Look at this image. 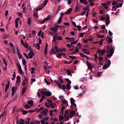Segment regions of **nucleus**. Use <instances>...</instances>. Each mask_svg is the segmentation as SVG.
Returning <instances> with one entry per match:
<instances>
[{
	"label": "nucleus",
	"mask_w": 124,
	"mask_h": 124,
	"mask_svg": "<svg viewBox=\"0 0 124 124\" xmlns=\"http://www.w3.org/2000/svg\"><path fill=\"white\" fill-rule=\"evenodd\" d=\"M111 46V48H110V47L109 46V45L107 46V54H109L107 55V57H112L113 56V54H114V48L112 47V45Z\"/></svg>",
	"instance_id": "f257e3e1"
},
{
	"label": "nucleus",
	"mask_w": 124,
	"mask_h": 124,
	"mask_svg": "<svg viewBox=\"0 0 124 124\" xmlns=\"http://www.w3.org/2000/svg\"><path fill=\"white\" fill-rule=\"evenodd\" d=\"M58 28H60L61 30V29H62V26L60 25H56L54 26V28H51L50 31H54V32H57V31H58Z\"/></svg>",
	"instance_id": "f03ea898"
},
{
	"label": "nucleus",
	"mask_w": 124,
	"mask_h": 124,
	"mask_svg": "<svg viewBox=\"0 0 124 124\" xmlns=\"http://www.w3.org/2000/svg\"><path fill=\"white\" fill-rule=\"evenodd\" d=\"M20 83H21V77H20V76H17L16 77V87H17V86H19Z\"/></svg>",
	"instance_id": "7ed1b4c3"
},
{
	"label": "nucleus",
	"mask_w": 124,
	"mask_h": 124,
	"mask_svg": "<svg viewBox=\"0 0 124 124\" xmlns=\"http://www.w3.org/2000/svg\"><path fill=\"white\" fill-rule=\"evenodd\" d=\"M87 65L88 67V69L89 70H91V69H93V65H92V63L89 62V61L87 60L86 61Z\"/></svg>",
	"instance_id": "20e7f679"
},
{
	"label": "nucleus",
	"mask_w": 124,
	"mask_h": 124,
	"mask_svg": "<svg viewBox=\"0 0 124 124\" xmlns=\"http://www.w3.org/2000/svg\"><path fill=\"white\" fill-rule=\"evenodd\" d=\"M28 56L30 59H32V58H33V56H34V53L32 50H31V52L28 53Z\"/></svg>",
	"instance_id": "39448f33"
},
{
	"label": "nucleus",
	"mask_w": 124,
	"mask_h": 124,
	"mask_svg": "<svg viewBox=\"0 0 124 124\" xmlns=\"http://www.w3.org/2000/svg\"><path fill=\"white\" fill-rule=\"evenodd\" d=\"M54 49H55V51H56L57 54H59V52H60V53H62V49L61 48H59L57 46H55Z\"/></svg>",
	"instance_id": "423d86ee"
},
{
	"label": "nucleus",
	"mask_w": 124,
	"mask_h": 124,
	"mask_svg": "<svg viewBox=\"0 0 124 124\" xmlns=\"http://www.w3.org/2000/svg\"><path fill=\"white\" fill-rule=\"evenodd\" d=\"M63 69H64L66 72H68V75H71V76H72V75L71 74V71H70L69 69H65V68H63Z\"/></svg>",
	"instance_id": "0eeeda50"
},
{
	"label": "nucleus",
	"mask_w": 124,
	"mask_h": 124,
	"mask_svg": "<svg viewBox=\"0 0 124 124\" xmlns=\"http://www.w3.org/2000/svg\"><path fill=\"white\" fill-rule=\"evenodd\" d=\"M98 53L99 54H102V55H104L105 53L106 52V50L103 49V50H97Z\"/></svg>",
	"instance_id": "6e6552de"
},
{
	"label": "nucleus",
	"mask_w": 124,
	"mask_h": 124,
	"mask_svg": "<svg viewBox=\"0 0 124 124\" xmlns=\"http://www.w3.org/2000/svg\"><path fill=\"white\" fill-rule=\"evenodd\" d=\"M50 55H53L54 54L55 55H57V52L55 50H54V48H52L49 52Z\"/></svg>",
	"instance_id": "1a4fd4ad"
},
{
	"label": "nucleus",
	"mask_w": 124,
	"mask_h": 124,
	"mask_svg": "<svg viewBox=\"0 0 124 124\" xmlns=\"http://www.w3.org/2000/svg\"><path fill=\"white\" fill-rule=\"evenodd\" d=\"M16 50H17V55L19 57V59H22V55H21V53H20V51H19V48L17 47Z\"/></svg>",
	"instance_id": "9d476101"
},
{
	"label": "nucleus",
	"mask_w": 124,
	"mask_h": 124,
	"mask_svg": "<svg viewBox=\"0 0 124 124\" xmlns=\"http://www.w3.org/2000/svg\"><path fill=\"white\" fill-rule=\"evenodd\" d=\"M41 113V114H43V115H47V113H48V108H45Z\"/></svg>",
	"instance_id": "9b49d317"
},
{
	"label": "nucleus",
	"mask_w": 124,
	"mask_h": 124,
	"mask_svg": "<svg viewBox=\"0 0 124 124\" xmlns=\"http://www.w3.org/2000/svg\"><path fill=\"white\" fill-rule=\"evenodd\" d=\"M82 50L83 51V53H84V54H86V55H89L90 54V51H87V49L86 48H83Z\"/></svg>",
	"instance_id": "f8f14e48"
},
{
	"label": "nucleus",
	"mask_w": 124,
	"mask_h": 124,
	"mask_svg": "<svg viewBox=\"0 0 124 124\" xmlns=\"http://www.w3.org/2000/svg\"><path fill=\"white\" fill-rule=\"evenodd\" d=\"M72 11V8H70L67 10V11L65 12L64 14H70V12Z\"/></svg>",
	"instance_id": "ddd939ff"
},
{
	"label": "nucleus",
	"mask_w": 124,
	"mask_h": 124,
	"mask_svg": "<svg viewBox=\"0 0 124 124\" xmlns=\"http://www.w3.org/2000/svg\"><path fill=\"white\" fill-rule=\"evenodd\" d=\"M18 70L19 73H21V74H24V72H23V70L22 69V68L21 67V65H19L18 66Z\"/></svg>",
	"instance_id": "4468645a"
},
{
	"label": "nucleus",
	"mask_w": 124,
	"mask_h": 124,
	"mask_svg": "<svg viewBox=\"0 0 124 124\" xmlns=\"http://www.w3.org/2000/svg\"><path fill=\"white\" fill-rule=\"evenodd\" d=\"M76 114V112H75V111L73 110L71 111L70 113V118H72V117H73V116H74V115H75Z\"/></svg>",
	"instance_id": "2eb2a0df"
},
{
	"label": "nucleus",
	"mask_w": 124,
	"mask_h": 124,
	"mask_svg": "<svg viewBox=\"0 0 124 124\" xmlns=\"http://www.w3.org/2000/svg\"><path fill=\"white\" fill-rule=\"evenodd\" d=\"M48 20H50V18L46 17L43 21H41L40 23L41 24H44V23H45L46 21H48Z\"/></svg>",
	"instance_id": "dca6fc26"
},
{
	"label": "nucleus",
	"mask_w": 124,
	"mask_h": 124,
	"mask_svg": "<svg viewBox=\"0 0 124 124\" xmlns=\"http://www.w3.org/2000/svg\"><path fill=\"white\" fill-rule=\"evenodd\" d=\"M21 111L22 112V115H26V114H28V113H29L28 111L25 110L23 109H21Z\"/></svg>",
	"instance_id": "f3484780"
},
{
	"label": "nucleus",
	"mask_w": 124,
	"mask_h": 124,
	"mask_svg": "<svg viewBox=\"0 0 124 124\" xmlns=\"http://www.w3.org/2000/svg\"><path fill=\"white\" fill-rule=\"evenodd\" d=\"M45 94H46V96H51L52 95V93H51L50 91L45 92Z\"/></svg>",
	"instance_id": "a211bd4d"
},
{
	"label": "nucleus",
	"mask_w": 124,
	"mask_h": 124,
	"mask_svg": "<svg viewBox=\"0 0 124 124\" xmlns=\"http://www.w3.org/2000/svg\"><path fill=\"white\" fill-rule=\"evenodd\" d=\"M66 88L68 91L70 89H71V86H70V84L67 83L66 85Z\"/></svg>",
	"instance_id": "6ab92c4d"
},
{
	"label": "nucleus",
	"mask_w": 124,
	"mask_h": 124,
	"mask_svg": "<svg viewBox=\"0 0 124 124\" xmlns=\"http://www.w3.org/2000/svg\"><path fill=\"white\" fill-rule=\"evenodd\" d=\"M113 42V40L111 37H108V44H110V43H112Z\"/></svg>",
	"instance_id": "aec40b11"
},
{
	"label": "nucleus",
	"mask_w": 124,
	"mask_h": 124,
	"mask_svg": "<svg viewBox=\"0 0 124 124\" xmlns=\"http://www.w3.org/2000/svg\"><path fill=\"white\" fill-rule=\"evenodd\" d=\"M83 10L84 11H90V5H87L86 7L84 8Z\"/></svg>",
	"instance_id": "412c9836"
},
{
	"label": "nucleus",
	"mask_w": 124,
	"mask_h": 124,
	"mask_svg": "<svg viewBox=\"0 0 124 124\" xmlns=\"http://www.w3.org/2000/svg\"><path fill=\"white\" fill-rule=\"evenodd\" d=\"M27 103L28 104H29V105H33V101L32 100L28 101Z\"/></svg>",
	"instance_id": "4be33fe9"
},
{
	"label": "nucleus",
	"mask_w": 124,
	"mask_h": 124,
	"mask_svg": "<svg viewBox=\"0 0 124 124\" xmlns=\"http://www.w3.org/2000/svg\"><path fill=\"white\" fill-rule=\"evenodd\" d=\"M58 79H59V82H60L61 84L64 83V82H63V80H62V78L59 77Z\"/></svg>",
	"instance_id": "5701e85b"
},
{
	"label": "nucleus",
	"mask_w": 124,
	"mask_h": 124,
	"mask_svg": "<svg viewBox=\"0 0 124 124\" xmlns=\"http://www.w3.org/2000/svg\"><path fill=\"white\" fill-rule=\"evenodd\" d=\"M48 3V0H46L44 1V3L42 4L43 7H44V6H46V5Z\"/></svg>",
	"instance_id": "b1692460"
},
{
	"label": "nucleus",
	"mask_w": 124,
	"mask_h": 124,
	"mask_svg": "<svg viewBox=\"0 0 124 124\" xmlns=\"http://www.w3.org/2000/svg\"><path fill=\"white\" fill-rule=\"evenodd\" d=\"M97 37H99V38H104V35H100V34H99V33L97 34Z\"/></svg>",
	"instance_id": "393cba45"
},
{
	"label": "nucleus",
	"mask_w": 124,
	"mask_h": 124,
	"mask_svg": "<svg viewBox=\"0 0 124 124\" xmlns=\"http://www.w3.org/2000/svg\"><path fill=\"white\" fill-rule=\"evenodd\" d=\"M26 86H25L23 88H22V93H21L22 94H24L26 93Z\"/></svg>",
	"instance_id": "a878e982"
},
{
	"label": "nucleus",
	"mask_w": 124,
	"mask_h": 124,
	"mask_svg": "<svg viewBox=\"0 0 124 124\" xmlns=\"http://www.w3.org/2000/svg\"><path fill=\"white\" fill-rule=\"evenodd\" d=\"M71 104L73 105L75 103V100L73 98H71L70 100Z\"/></svg>",
	"instance_id": "bb28decb"
},
{
	"label": "nucleus",
	"mask_w": 124,
	"mask_h": 124,
	"mask_svg": "<svg viewBox=\"0 0 124 124\" xmlns=\"http://www.w3.org/2000/svg\"><path fill=\"white\" fill-rule=\"evenodd\" d=\"M62 105H63V104H68V102H67V101H66V100H65V99H64V100H62Z\"/></svg>",
	"instance_id": "cd10ccee"
},
{
	"label": "nucleus",
	"mask_w": 124,
	"mask_h": 124,
	"mask_svg": "<svg viewBox=\"0 0 124 124\" xmlns=\"http://www.w3.org/2000/svg\"><path fill=\"white\" fill-rule=\"evenodd\" d=\"M63 119H64V117L62 115L59 116V121L60 122H62V120H63Z\"/></svg>",
	"instance_id": "c85d7f7f"
},
{
	"label": "nucleus",
	"mask_w": 124,
	"mask_h": 124,
	"mask_svg": "<svg viewBox=\"0 0 124 124\" xmlns=\"http://www.w3.org/2000/svg\"><path fill=\"white\" fill-rule=\"evenodd\" d=\"M24 107L25 109H30V108H31V106L28 105V104H26V105L24 106Z\"/></svg>",
	"instance_id": "c756f323"
},
{
	"label": "nucleus",
	"mask_w": 124,
	"mask_h": 124,
	"mask_svg": "<svg viewBox=\"0 0 124 124\" xmlns=\"http://www.w3.org/2000/svg\"><path fill=\"white\" fill-rule=\"evenodd\" d=\"M58 55H56L57 58H58V59H62V57H62V53H59L58 52Z\"/></svg>",
	"instance_id": "7c9ffc66"
},
{
	"label": "nucleus",
	"mask_w": 124,
	"mask_h": 124,
	"mask_svg": "<svg viewBox=\"0 0 124 124\" xmlns=\"http://www.w3.org/2000/svg\"><path fill=\"white\" fill-rule=\"evenodd\" d=\"M42 110H44V108L41 107L38 110L36 111V113H39L41 111H42Z\"/></svg>",
	"instance_id": "2f4dec72"
},
{
	"label": "nucleus",
	"mask_w": 124,
	"mask_h": 124,
	"mask_svg": "<svg viewBox=\"0 0 124 124\" xmlns=\"http://www.w3.org/2000/svg\"><path fill=\"white\" fill-rule=\"evenodd\" d=\"M69 57L72 60H76V59H77V57H76L75 56H72L71 55L69 56Z\"/></svg>",
	"instance_id": "473e14b6"
},
{
	"label": "nucleus",
	"mask_w": 124,
	"mask_h": 124,
	"mask_svg": "<svg viewBox=\"0 0 124 124\" xmlns=\"http://www.w3.org/2000/svg\"><path fill=\"white\" fill-rule=\"evenodd\" d=\"M23 46H24L25 48H28L29 44H28V43L25 42Z\"/></svg>",
	"instance_id": "72a5a7b5"
},
{
	"label": "nucleus",
	"mask_w": 124,
	"mask_h": 124,
	"mask_svg": "<svg viewBox=\"0 0 124 124\" xmlns=\"http://www.w3.org/2000/svg\"><path fill=\"white\" fill-rule=\"evenodd\" d=\"M22 63L23 65H27V61H26V60L24 59L22 60Z\"/></svg>",
	"instance_id": "f704fd0d"
},
{
	"label": "nucleus",
	"mask_w": 124,
	"mask_h": 124,
	"mask_svg": "<svg viewBox=\"0 0 124 124\" xmlns=\"http://www.w3.org/2000/svg\"><path fill=\"white\" fill-rule=\"evenodd\" d=\"M62 17H60L57 22L58 24H61L62 23Z\"/></svg>",
	"instance_id": "c9c22d12"
},
{
	"label": "nucleus",
	"mask_w": 124,
	"mask_h": 124,
	"mask_svg": "<svg viewBox=\"0 0 124 124\" xmlns=\"http://www.w3.org/2000/svg\"><path fill=\"white\" fill-rule=\"evenodd\" d=\"M99 62H102L103 61V57L100 56L98 57Z\"/></svg>",
	"instance_id": "e433bc0d"
},
{
	"label": "nucleus",
	"mask_w": 124,
	"mask_h": 124,
	"mask_svg": "<svg viewBox=\"0 0 124 124\" xmlns=\"http://www.w3.org/2000/svg\"><path fill=\"white\" fill-rule=\"evenodd\" d=\"M36 47L37 48L38 50H40V45H39V44H36Z\"/></svg>",
	"instance_id": "4c0bfd02"
},
{
	"label": "nucleus",
	"mask_w": 124,
	"mask_h": 124,
	"mask_svg": "<svg viewBox=\"0 0 124 124\" xmlns=\"http://www.w3.org/2000/svg\"><path fill=\"white\" fill-rule=\"evenodd\" d=\"M28 25H31V18H28Z\"/></svg>",
	"instance_id": "58836bf2"
},
{
	"label": "nucleus",
	"mask_w": 124,
	"mask_h": 124,
	"mask_svg": "<svg viewBox=\"0 0 124 124\" xmlns=\"http://www.w3.org/2000/svg\"><path fill=\"white\" fill-rule=\"evenodd\" d=\"M45 83H46L47 85H48V86L51 85V83H50L49 81H47L46 78H45Z\"/></svg>",
	"instance_id": "ea45409f"
},
{
	"label": "nucleus",
	"mask_w": 124,
	"mask_h": 124,
	"mask_svg": "<svg viewBox=\"0 0 124 124\" xmlns=\"http://www.w3.org/2000/svg\"><path fill=\"white\" fill-rule=\"evenodd\" d=\"M2 61L5 64V66H7V63H6V61H5V59L3 58Z\"/></svg>",
	"instance_id": "a19ab883"
},
{
	"label": "nucleus",
	"mask_w": 124,
	"mask_h": 124,
	"mask_svg": "<svg viewBox=\"0 0 124 124\" xmlns=\"http://www.w3.org/2000/svg\"><path fill=\"white\" fill-rule=\"evenodd\" d=\"M20 122H19V124H25V120H24L23 119H21Z\"/></svg>",
	"instance_id": "79ce46f5"
},
{
	"label": "nucleus",
	"mask_w": 124,
	"mask_h": 124,
	"mask_svg": "<svg viewBox=\"0 0 124 124\" xmlns=\"http://www.w3.org/2000/svg\"><path fill=\"white\" fill-rule=\"evenodd\" d=\"M41 123L42 124H46V122H45V120L43 118L42 120H41Z\"/></svg>",
	"instance_id": "37998d69"
},
{
	"label": "nucleus",
	"mask_w": 124,
	"mask_h": 124,
	"mask_svg": "<svg viewBox=\"0 0 124 124\" xmlns=\"http://www.w3.org/2000/svg\"><path fill=\"white\" fill-rule=\"evenodd\" d=\"M20 18H17L16 19V24H19V21H20Z\"/></svg>",
	"instance_id": "c03bdc74"
},
{
	"label": "nucleus",
	"mask_w": 124,
	"mask_h": 124,
	"mask_svg": "<svg viewBox=\"0 0 124 124\" xmlns=\"http://www.w3.org/2000/svg\"><path fill=\"white\" fill-rule=\"evenodd\" d=\"M77 11H79V7L78 5H77L76 8L75 9V12H77Z\"/></svg>",
	"instance_id": "a18cd8bd"
},
{
	"label": "nucleus",
	"mask_w": 124,
	"mask_h": 124,
	"mask_svg": "<svg viewBox=\"0 0 124 124\" xmlns=\"http://www.w3.org/2000/svg\"><path fill=\"white\" fill-rule=\"evenodd\" d=\"M112 6H115V5L118 4V3L116 1H113L112 3Z\"/></svg>",
	"instance_id": "49530a36"
},
{
	"label": "nucleus",
	"mask_w": 124,
	"mask_h": 124,
	"mask_svg": "<svg viewBox=\"0 0 124 124\" xmlns=\"http://www.w3.org/2000/svg\"><path fill=\"white\" fill-rule=\"evenodd\" d=\"M34 124H40V121L35 120L34 122Z\"/></svg>",
	"instance_id": "de8ad7c7"
},
{
	"label": "nucleus",
	"mask_w": 124,
	"mask_h": 124,
	"mask_svg": "<svg viewBox=\"0 0 124 124\" xmlns=\"http://www.w3.org/2000/svg\"><path fill=\"white\" fill-rule=\"evenodd\" d=\"M79 55L81 57H82V58H85L86 57V55L84 54L83 53H79Z\"/></svg>",
	"instance_id": "09e8293b"
},
{
	"label": "nucleus",
	"mask_w": 124,
	"mask_h": 124,
	"mask_svg": "<svg viewBox=\"0 0 124 124\" xmlns=\"http://www.w3.org/2000/svg\"><path fill=\"white\" fill-rule=\"evenodd\" d=\"M108 66H110V65H111V61H110V60H108Z\"/></svg>",
	"instance_id": "8fccbe9b"
},
{
	"label": "nucleus",
	"mask_w": 124,
	"mask_h": 124,
	"mask_svg": "<svg viewBox=\"0 0 124 124\" xmlns=\"http://www.w3.org/2000/svg\"><path fill=\"white\" fill-rule=\"evenodd\" d=\"M74 40H75V38L70 37V42H72L73 41H74Z\"/></svg>",
	"instance_id": "3c124183"
},
{
	"label": "nucleus",
	"mask_w": 124,
	"mask_h": 124,
	"mask_svg": "<svg viewBox=\"0 0 124 124\" xmlns=\"http://www.w3.org/2000/svg\"><path fill=\"white\" fill-rule=\"evenodd\" d=\"M65 81H66L68 84H71V81H70L69 78H66Z\"/></svg>",
	"instance_id": "603ef678"
},
{
	"label": "nucleus",
	"mask_w": 124,
	"mask_h": 124,
	"mask_svg": "<svg viewBox=\"0 0 124 124\" xmlns=\"http://www.w3.org/2000/svg\"><path fill=\"white\" fill-rule=\"evenodd\" d=\"M53 112H54V110H51L49 111L50 116H54V114H53Z\"/></svg>",
	"instance_id": "864d4df0"
},
{
	"label": "nucleus",
	"mask_w": 124,
	"mask_h": 124,
	"mask_svg": "<svg viewBox=\"0 0 124 124\" xmlns=\"http://www.w3.org/2000/svg\"><path fill=\"white\" fill-rule=\"evenodd\" d=\"M108 35H109V36H112L113 35V33L110 30L108 31Z\"/></svg>",
	"instance_id": "5fc2aeb1"
},
{
	"label": "nucleus",
	"mask_w": 124,
	"mask_h": 124,
	"mask_svg": "<svg viewBox=\"0 0 124 124\" xmlns=\"http://www.w3.org/2000/svg\"><path fill=\"white\" fill-rule=\"evenodd\" d=\"M77 28L78 29L79 31H81V29H82V27L80 25H78Z\"/></svg>",
	"instance_id": "6e6d98bb"
},
{
	"label": "nucleus",
	"mask_w": 124,
	"mask_h": 124,
	"mask_svg": "<svg viewBox=\"0 0 124 124\" xmlns=\"http://www.w3.org/2000/svg\"><path fill=\"white\" fill-rule=\"evenodd\" d=\"M112 11H116L117 10V8H116V6H113L112 8Z\"/></svg>",
	"instance_id": "4d7b16f0"
},
{
	"label": "nucleus",
	"mask_w": 124,
	"mask_h": 124,
	"mask_svg": "<svg viewBox=\"0 0 124 124\" xmlns=\"http://www.w3.org/2000/svg\"><path fill=\"white\" fill-rule=\"evenodd\" d=\"M31 84H32L33 83H34V82H35L36 80H35V78H31Z\"/></svg>",
	"instance_id": "13d9d810"
},
{
	"label": "nucleus",
	"mask_w": 124,
	"mask_h": 124,
	"mask_svg": "<svg viewBox=\"0 0 124 124\" xmlns=\"http://www.w3.org/2000/svg\"><path fill=\"white\" fill-rule=\"evenodd\" d=\"M43 9V6L42 7H38V9H36V11H39V10H42Z\"/></svg>",
	"instance_id": "bf43d9fd"
},
{
	"label": "nucleus",
	"mask_w": 124,
	"mask_h": 124,
	"mask_svg": "<svg viewBox=\"0 0 124 124\" xmlns=\"http://www.w3.org/2000/svg\"><path fill=\"white\" fill-rule=\"evenodd\" d=\"M104 40H103V39H101V40L100 41V44L99 45H103V41Z\"/></svg>",
	"instance_id": "052dcab7"
},
{
	"label": "nucleus",
	"mask_w": 124,
	"mask_h": 124,
	"mask_svg": "<svg viewBox=\"0 0 124 124\" xmlns=\"http://www.w3.org/2000/svg\"><path fill=\"white\" fill-rule=\"evenodd\" d=\"M38 118H39V119L40 120H41V119H43V116L42 115V114H39L38 116Z\"/></svg>",
	"instance_id": "680f3d73"
},
{
	"label": "nucleus",
	"mask_w": 124,
	"mask_h": 124,
	"mask_svg": "<svg viewBox=\"0 0 124 124\" xmlns=\"http://www.w3.org/2000/svg\"><path fill=\"white\" fill-rule=\"evenodd\" d=\"M15 92H16V90H15V87H13L12 88V92L15 93Z\"/></svg>",
	"instance_id": "e2e57ef3"
},
{
	"label": "nucleus",
	"mask_w": 124,
	"mask_h": 124,
	"mask_svg": "<svg viewBox=\"0 0 124 124\" xmlns=\"http://www.w3.org/2000/svg\"><path fill=\"white\" fill-rule=\"evenodd\" d=\"M57 39L58 40H62V36H58L57 37Z\"/></svg>",
	"instance_id": "0e129e2a"
},
{
	"label": "nucleus",
	"mask_w": 124,
	"mask_h": 124,
	"mask_svg": "<svg viewBox=\"0 0 124 124\" xmlns=\"http://www.w3.org/2000/svg\"><path fill=\"white\" fill-rule=\"evenodd\" d=\"M62 90H65L66 89V87H65V85H62V87H61Z\"/></svg>",
	"instance_id": "69168bd1"
},
{
	"label": "nucleus",
	"mask_w": 124,
	"mask_h": 124,
	"mask_svg": "<svg viewBox=\"0 0 124 124\" xmlns=\"http://www.w3.org/2000/svg\"><path fill=\"white\" fill-rule=\"evenodd\" d=\"M105 68H107V64H105V65L103 66L102 69H105Z\"/></svg>",
	"instance_id": "338daca9"
},
{
	"label": "nucleus",
	"mask_w": 124,
	"mask_h": 124,
	"mask_svg": "<svg viewBox=\"0 0 124 124\" xmlns=\"http://www.w3.org/2000/svg\"><path fill=\"white\" fill-rule=\"evenodd\" d=\"M27 83H28V82L27 81H26L25 80V79H24L23 83H22L23 86H25L26 85V84H27Z\"/></svg>",
	"instance_id": "774afa93"
}]
</instances>
